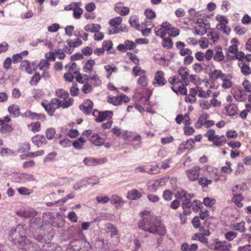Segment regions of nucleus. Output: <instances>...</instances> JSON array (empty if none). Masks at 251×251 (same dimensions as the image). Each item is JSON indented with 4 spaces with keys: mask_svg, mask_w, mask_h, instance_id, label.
<instances>
[{
    "mask_svg": "<svg viewBox=\"0 0 251 251\" xmlns=\"http://www.w3.org/2000/svg\"><path fill=\"white\" fill-rule=\"evenodd\" d=\"M141 215L142 219L138 225L140 229L160 236L165 235L166 232L165 226L156 220L155 217L151 216L149 211H143Z\"/></svg>",
    "mask_w": 251,
    "mask_h": 251,
    "instance_id": "f257e3e1",
    "label": "nucleus"
},
{
    "mask_svg": "<svg viewBox=\"0 0 251 251\" xmlns=\"http://www.w3.org/2000/svg\"><path fill=\"white\" fill-rule=\"evenodd\" d=\"M25 229L24 226L18 225L9 232V240L15 244L21 245L25 241Z\"/></svg>",
    "mask_w": 251,
    "mask_h": 251,
    "instance_id": "f03ea898",
    "label": "nucleus"
},
{
    "mask_svg": "<svg viewBox=\"0 0 251 251\" xmlns=\"http://www.w3.org/2000/svg\"><path fill=\"white\" fill-rule=\"evenodd\" d=\"M154 33L156 36L164 38L166 34L170 36L176 37L179 34L178 29L174 27L168 22H163L160 27H156L154 28Z\"/></svg>",
    "mask_w": 251,
    "mask_h": 251,
    "instance_id": "7ed1b4c3",
    "label": "nucleus"
},
{
    "mask_svg": "<svg viewBox=\"0 0 251 251\" xmlns=\"http://www.w3.org/2000/svg\"><path fill=\"white\" fill-rule=\"evenodd\" d=\"M231 247V243L218 238L213 239L208 244V248L215 251H230Z\"/></svg>",
    "mask_w": 251,
    "mask_h": 251,
    "instance_id": "20e7f679",
    "label": "nucleus"
},
{
    "mask_svg": "<svg viewBox=\"0 0 251 251\" xmlns=\"http://www.w3.org/2000/svg\"><path fill=\"white\" fill-rule=\"evenodd\" d=\"M137 83L142 88H138L134 91V96L137 99H141L144 97L143 92L146 91V87L148 84V78L146 74L141 75L138 79Z\"/></svg>",
    "mask_w": 251,
    "mask_h": 251,
    "instance_id": "39448f33",
    "label": "nucleus"
},
{
    "mask_svg": "<svg viewBox=\"0 0 251 251\" xmlns=\"http://www.w3.org/2000/svg\"><path fill=\"white\" fill-rule=\"evenodd\" d=\"M204 136L207 137L209 141L213 142V144L216 146H222L226 143V139L225 136L216 135L213 129H209Z\"/></svg>",
    "mask_w": 251,
    "mask_h": 251,
    "instance_id": "423d86ee",
    "label": "nucleus"
},
{
    "mask_svg": "<svg viewBox=\"0 0 251 251\" xmlns=\"http://www.w3.org/2000/svg\"><path fill=\"white\" fill-rule=\"evenodd\" d=\"M194 196L192 193H187L184 190H181L178 191L176 194V198L178 199H184V200L182 203V207L183 209L185 208H191L192 206V202H191V199Z\"/></svg>",
    "mask_w": 251,
    "mask_h": 251,
    "instance_id": "0eeeda50",
    "label": "nucleus"
},
{
    "mask_svg": "<svg viewBox=\"0 0 251 251\" xmlns=\"http://www.w3.org/2000/svg\"><path fill=\"white\" fill-rule=\"evenodd\" d=\"M210 24L206 20L198 19L194 33L197 35H203L206 33L207 29L210 28Z\"/></svg>",
    "mask_w": 251,
    "mask_h": 251,
    "instance_id": "6e6552de",
    "label": "nucleus"
},
{
    "mask_svg": "<svg viewBox=\"0 0 251 251\" xmlns=\"http://www.w3.org/2000/svg\"><path fill=\"white\" fill-rule=\"evenodd\" d=\"M61 104V100L58 99H51L50 103L42 102V105L45 108L49 115H52L55 109L58 108Z\"/></svg>",
    "mask_w": 251,
    "mask_h": 251,
    "instance_id": "1a4fd4ad",
    "label": "nucleus"
},
{
    "mask_svg": "<svg viewBox=\"0 0 251 251\" xmlns=\"http://www.w3.org/2000/svg\"><path fill=\"white\" fill-rule=\"evenodd\" d=\"M167 80L165 78V73L161 70H158L154 75L152 84L155 87H160L167 84Z\"/></svg>",
    "mask_w": 251,
    "mask_h": 251,
    "instance_id": "9d476101",
    "label": "nucleus"
},
{
    "mask_svg": "<svg viewBox=\"0 0 251 251\" xmlns=\"http://www.w3.org/2000/svg\"><path fill=\"white\" fill-rule=\"evenodd\" d=\"M93 115L95 117V121L100 123L106 120H109L111 119L113 115V113L112 111L110 110L99 111L97 110H95L93 111Z\"/></svg>",
    "mask_w": 251,
    "mask_h": 251,
    "instance_id": "9b49d317",
    "label": "nucleus"
},
{
    "mask_svg": "<svg viewBox=\"0 0 251 251\" xmlns=\"http://www.w3.org/2000/svg\"><path fill=\"white\" fill-rule=\"evenodd\" d=\"M108 101L112 103L114 105H119L124 103L128 102L130 99L124 94H120L116 97H109Z\"/></svg>",
    "mask_w": 251,
    "mask_h": 251,
    "instance_id": "f8f14e48",
    "label": "nucleus"
},
{
    "mask_svg": "<svg viewBox=\"0 0 251 251\" xmlns=\"http://www.w3.org/2000/svg\"><path fill=\"white\" fill-rule=\"evenodd\" d=\"M231 93L238 101H243L246 100V93L241 87L232 88Z\"/></svg>",
    "mask_w": 251,
    "mask_h": 251,
    "instance_id": "ddd939ff",
    "label": "nucleus"
},
{
    "mask_svg": "<svg viewBox=\"0 0 251 251\" xmlns=\"http://www.w3.org/2000/svg\"><path fill=\"white\" fill-rule=\"evenodd\" d=\"M201 172V168L199 166H195L186 171V174L188 178L192 181L198 179Z\"/></svg>",
    "mask_w": 251,
    "mask_h": 251,
    "instance_id": "4468645a",
    "label": "nucleus"
},
{
    "mask_svg": "<svg viewBox=\"0 0 251 251\" xmlns=\"http://www.w3.org/2000/svg\"><path fill=\"white\" fill-rule=\"evenodd\" d=\"M20 247L24 251H40V248L35 243L25 240Z\"/></svg>",
    "mask_w": 251,
    "mask_h": 251,
    "instance_id": "2eb2a0df",
    "label": "nucleus"
},
{
    "mask_svg": "<svg viewBox=\"0 0 251 251\" xmlns=\"http://www.w3.org/2000/svg\"><path fill=\"white\" fill-rule=\"evenodd\" d=\"M106 158H94L92 157H85L83 160V163L88 166H96L97 164L104 163L106 162Z\"/></svg>",
    "mask_w": 251,
    "mask_h": 251,
    "instance_id": "dca6fc26",
    "label": "nucleus"
},
{
    "mask_svg": "<svg viewBox=\"0 0 251 251\" xmlns=\"http://www.w3.org/2000/svg\"><path fill=\"white\" fill-rule=\"evenodd\" d=\"M178 75L181 76V82L184 84H188L189 80L188 76L189 75L188 70L185 67H180L178 71Z\"/></svg>",
    "mask_w": 251,
    "mask_h": 251,
    "instance_id": "f3484780",
    "label": "nucleus"
},
{
    "mask_svg": "<svg viewBox=\"0 0 251 251\" xmlns=\"http://www.w3.org/2000/svg\"><path fill=\"white\" fill-rule=\"evenodd\" d=\"M232 76L231 75L229 74H225L223 77L221 79L223 82L222 83V87L224 89H228L231 88L233 83L231 81Z\"/></svg>",
    "mask_w": 251,
    "mask_h": 251,
    "instance_id": "a211bd4d",
    "label": "nucleus"
},
{
    "mask_svg": "<svg viewBox=\"0 0 251 251\" xmlns=\"http://www.w3.org/2000/svg\"><path fill=\"white\" fill-rule=\"evenodd\" d=\"M214 60L218 62H222L225 59V55L222 51V48L221 46H217L214 48Z\"/></svg>",
    "mask_w": 251,
    "mask_h": 251,
    "instance_id": "6ab92c4d",
    "label": "nucleus"
},
{
    "mask_svg": "<svg viewBox=\"0 0 251 251\" xmlns=\"http://www.w3.org/2000/svg\"><path fill=\"white\" fill-rule=\"evenodd\" d=\"M93 106V102L88 100H85L82 104L79 105V108L85 114H89L92 111Z\"/></svg>",
    "mask_w": 251,
    "mask_h": 251,
    "instance_id": "aec40b11",
    "label": "nucleus"
},
{
    "mask_svg": "<svg viewBox=\"0 0 251 251\" xmlns=\"http://www.w3.org/2000/svg\"><path fill=\"white\" fill-rule=\"evenodd\" d=\"M32 141L38 148L47 144V141L45 137L44 136L41 135H38L33 136L32 138Z\"/></svg>",
    "mask_w": 251,
    "mask_h": 251,
    "instance_id": "412c9836",
    "label": "nucleus"
},
{
    "mask_svg": "<svg viewBox=\"0 0 251 251\" xmlns=\"http://www.w3.org/2000/svg\"><path fill=\"white\" fill-rule=\"evenodd\" d=\"M115 11L121 16H126L128 14L129 8L122 5V3H118L115 6Z\"/></svg>",
    "mask_w": 251,
    "mask_h": 251,
    "instance_id": "4be33fe9",
    "label": "nucleus"
},
{
    "mask_svg": "<svg viewBox=\"0 0 251 251\" xmlns=\"http://www.w3.org/2000/svg\"><path fill=\"white\" fill-rule=\"evenodd\" d=\"M111 203L115 205L116 208L119 207L123 205L125 203L124 201L122 198L118 196L117 195H112L110 199Z\"/></svg>",
    "mask_w": 251,
    "mask_h": 251,
    "instance_id": "5701e85b",
    "label": "nucleus"
},
{
    "mask_svg": "<svg viewBox=\"0 0 251 251\" xmlns=\"http://www.w3.org/2000/svg\"><path fill=\"white\" fill-rule=\"evenodd\" d=\"M84 29L86 32L95 33L100 30L101 26L98 24H89L84 26Z\"/></svg>",
    "mask_w": 251,
    "mask_h": 251,
    "instance_id": "b1692460",
    "label": "nucleus"
},
{
    "mask_svg": "<svg viewBox=\"0 0 251 251\" xmlns=\"http://www.w3.org/2000/svg\"><path fill=\"white\" fill-rule=\"evenodd\" d=\"M141 193L136 189H132L127 192L126 198L130 200H138L141 198Z\"/></svg>",
    "mask_w": 251,
    "mask_h": 251,
    "instance_id": "393cba45",
    "label": "nucleus"
},
{
    "mask_svg": "<svg viewBox=\"0 0 251 251\" xmlns=\"http://www.w3.org/2000/svg\"><path fill=\"white\" fill-rule=\"evenodd\" d=\"M65 69L66 70L68 73L75 75H77L79 73V68L77 67L76 64L75 62H70L66 65Z\"/></svg>",
    "mask_w": 251,
    "mask_h": 251,
    "instance_id": "a878e982",
    "label": "nucleus"
},
{
    "mask_svg": "<svg viewBox=\"0 0 251 251\" xmlns=\"http://www.w3.org/2000/svg\"><path fill=\"white\" fill-rule=\"evenodd\" d=\"M73 179L71 177H65L59 178L55 181L54 183V185L55 187L68 185L73 181Z\"/></svg>",
    "mask_w": 251,
    "mask_h": 251,
    "instance_id": "bb28decb",
    "label": "nucleus"
},
{
    "mask_svg": "<svg viewBox=\"0 0 251 251\" xmlns=\"http://www.w3.org/2000/svg\"><path fill=\"white\" fill-rule=\"evenodd\" d=\"M91 142L95 145L99 146L103 144L104 140L100 138L99 134L93 133L90 139Z\"/></svg>",
    "mask_w": 251,
    "mask_h": 251,
    "instance_id": "cd10ccee",
    "label": "nucleus"
},
{
    "mask_svg": "<svg viewBox=\"0 0 251 251\" xmlns=\"http://www.w3.org/2000/svg\"><path fill=\"white\" fill-rule=\"evenodd\" d=\"M198 249V246L197 244H189L188 243H183L181 245V250L182 251H196Z\"/></svg>",
    "mask_w": 251,
    "mask_h": 251,
    "instance_id": "c85d7f7f",
    "label": "nucleus"
},
{
    "mask_svg": "<svg viewBox=\"0 0 251 251\" xmlns=\"http://www.w3.org/2000/svg\"><path fill=\"white\" fill-rule=\"evenodd\" d=\"M10 114L14 118L17 117L20 115L19 106L16 104L10 105L8 108Z\"/></svg>",
    "mask_w": 251,
    "mask_h": 251,
    "instance_id": "c756f323",
    "label": "nucleus"
},
{
    "mask_svg": "<svg viewBox=\"0 0 251 251\" xmlns=\"http://www.w3.org/2000/svg\"><path fill=\"white\" fill-rule=\"evenodd\" d=\"M192 240H199L201 243L205 244L208 247V244L210 242L208 241V238L204 237L201 232L196 233L191 237Z\"/></svg>",
    "mask_w": 251,
    "mask_h": 251,
    "instance_id": "7c9ffc66",
    "label": "nucleus"
},
{
    "mask_svg": "<svg viewBox=\"0 0 251 251\" xmlns=\"http://www.w3.org/2000/svg\"><path fill=\"white\" fill-rule=\"evenodd\" d=\"M188 84H184L183 83L175 88V86L171 87L172 90L176 94H180L182 95H186L187 94V89L186 86Z\"/></svg>",
    "mask_w": 251,
    "mask_h": 251,
    "instance_id": "2f4dec72",
    "label": "nucleus"
},
{
    "mask_svg": "<svg viewBox=\"0 0 251 251\" xmlns=\"http://www.w3.org/2000/svg\"><path fill=\"white\" fill-rule=\"evenodd\" d=\"M26 116L32 120H41L44 121L46 119L45 116L42 114H37L29 111H26Z\"/></svg>",
    "mask_w": 251,
    "mask_h": 251,
    "instance_id": "473e14b6",
    "label": "nucleus"
},
{
    "mask_svg": "<svg viewBox=\"0 0 251 251\" xmlns=\"http://www.w3.org/2000/svg\"><path fill=\"white\" fill-rule=\"evenodd\" d=\"M245 225L244 222L233 223L231 224L230 228L232 229L237 230L240 232H244L246 230Z\"/></svg>",
    "mask_w": 251,
    "mask_h": 251,
    "instance_id": "72a5a7b5",
    "label": "nucleus"
},
{
    "mask_svg": "<svg viewBox=\"0 0 251 251\" xmlns=\"http://www.w3.org/2000/svg\"><path fill=\"white\" fill-rule=\"evenodd\" d=\"M225 75V74L223 73L221 70H215L211 72L209 75V76L211 79L216 80L219 78L221 79Z\"/></svg>",
    "mask_w": 251,
    "mask_h": 251,
    "instance_id": "f704fd0d",
    "label": "nucleus"
},
{
    "mask_svg": "<svg viewBox=\"0 0 251 251\" xmlns=\"http://www.w3.org/2000/svg\"><path fill=\"white\" fill-rule=\"evenodd\" d=\"M237 106L234 104H230L226 107V110L228 115L234 116L237 113Z\"/></svg>",
    "mask_w": 251,
    "mask_h": 251,
    "instance_id": "c9c22d12",
    "label": "nucleus"
},
{
    "mask_svg": "<svg viewBox=\"0 0 251 251\" xmlns=\"http://www.w3.org/2000/svg\"><path fill=\"white\" fill-rule=\"evenodd\" d=\"M95 65L94 60L90 59L88 60L83 67V70L85 73L91 72L93 69V67Z\"/></svg>",
    "mask_w": 251,
    "mask_h": 251,
    "instance_id": "e433bc0d",
    "label": "nucleus"
},
{
    "mask_svg": "<svg viewBox=\"0 0 251 251\" xmlns=\"http://www.w3.org/2000/svg\"><path fill=\"white\" fill-rule=\"evenodd\" d=\"M243 199L244 198L241 195L236 193L235 196H233L232 198V201L238 207L240 208L243 205L242 202Z\"/></svg>",
    "mask_w": 251,
    "mask_h": 251,
    "instance_id": "4c0bfd02",
    "label": "nucleus"
},
{
    "mask_svg": "<svg viewBox=\"0 0 251 251\" xmlns=\"http://www.w3.org/2000/svg\"><path fill=\"white\" fill-rule=\"evenodd\" d=\"M67 43L70 48H76L80 46L82 44V42L80 39L76 38L74 40H68Z\"/></svg>",
    "mask_w": 251,
    "mask_h": 251,
    "instance_id": "58836bf2",
    "label": "nucleus"
},
{
    "mask_svg": "<svg viewBox=\"0 0 251 251\" xmlns=\"http://www.w3.org/2000/svg\"><path fill=\"white\" fill-rule=\"evenodd\" d=\"M168 81L173 86H175V88L182 83L181 78L179 79L178 76L176 75L170 77Z\"/></svg>",
    "mask_w": 251,
    "mask_h": 251,
    "instance_id": "ea45409f",
    "label": "nucleus"
},
{
    "mask_svg": "<svg viewBox=\"0 0 251 251\" xmlns=\"http://www.w3.org/2000/svg\"><path fill=\"white\" fill-rule=\"evenodd\" d=\"M227 24H218L217 25V28L222 32L228 35L230 32V28L227 25Z\"/></svg>",
    "mask_w": 251,
    "mask_h": 251,
    "instance_id": "a19ab883",
    "label": "nucleus"
},
{
    "mask_svg": "<svg viewBox=\"0 0 251 251\" xmlns=\"http://www.w3.org/2000/svg\"><path fill=\"white\" fill-rule=\"evenodd\" d=\"M195 141L192 139H190L185 142L182 143L179 148H184L185 149L190 150L194 148Z\"/></svg>",
    "mask_w": 251,
    "mask_h": 251,
    "instance_id": "79ce46f5",
    "label": "nucleus"
},
{
    "mask_svg": "<svg viewBox=\"0 0 251 251\" xmlns=\"http://www.w3.org/2000/svg\"><path fill=\"white\" fill-rule=\"evenodd\" d=\"M22 67H25V72L28 74H32L33 72L32 66L28 60H24L22 63Z\"/></svg>",
    "mask_w": 251,
    "mask_h": 251,
    "instance_id": "37998d69",
    "label": "nucleus"
},
{
    "mask_svg": "<svg viewBox=\"0 0 251 251\" xmlns=\"http://www.w3.org/2000/svg\"><path fill=\"white\" fill-rule=\"evenodd\" d=\"M30 149V146L29 143L28 142H25L19 145L17 151L19 152H24L29 151Z\"/></svg>",
    "mask_w": 251,
    "mask_h": 251,
    "instance_id": "c03bdc74",
    "label": "nucleus"
},
{
    "mask_svg": "<svg viewBox=\"0 0 251 251\" xmlns=\"http://www.w3.org/2000/svg\"><path fill=\"white\" fill-rule=\"evenodd\" d=\"M50 65V63L48 60L42 59L39 63L38 67L40 70L46 71Z\"/></svg>",
    "mask_w": 251,
    "mask_h": 251,
    "instance_id": "a18cd8bd",
    "label": "nucleus"
},
{
    "mask_svg": "<svg viewBox=\"0 0 251 251\" xmlns=\"http://www.w3.org/2000/svg\"><path fill=\"white\" fill-rule=\"evenodd\" d=\"M241 73L244 75H248L251 72V68H250L248 64H246L245 62L242 63L240 66Z\"/></svg>",
    "mask_w": 251,
    "mask_h": 251,
    "instance_id": "49530a36",
    "label": "nucleus"
},
{
    "mask_svg": "<svg viewBox=\"0 0 251 251\" xmlns=\"http://www.w3.org/2000/svg\"><path fill=\"white\" fill-rule=\"evenodd\" d=\"M206 118L204 115L201 116L195 124L196 128H201L202 126H205Z\"/></svg>",
    "mask_w": 251,
    "mask_h": 251,
    "instance_id": "de8ad7c7",
    "label": "nucleus"
},
{
    "mask_svg": "<svg viewBox=\"0 0 251 251\" xmlns=\"http://www.w3.org/2000/svg\"><path fill=\"white\" fill-rule=\"evenodd\" d=\"M197 91H198V95L200 98H207L210 95V90L204 91L201 89V88L197 87Z\"/></svg>",
    "mask_w": 251,
    "mask_h": 251,
    "instance_id": "09e8293b",
    "label": "nucleus"
},
{
    "mask_svg": "<svg viewBox=\"0 0 251 251\" xmlns=\"http://www.w3.org/2000/svg\"><path fill=\"white\" fill-rule=\"evenodd\" d=\"M77 74L76 79L78 83H84L85 82H87L90 79V77L86 74H80L79 73Z\"/></svg>",
    "mask_w": 251,
    "mask_h": 251,
    "instance_id": "8fccbe9b",
    "label": "nucleus"
},
{
    "mask_svg": "<svg viewBox=\"0 0 251 251\" xmlns=\"http://www.w3.org/2000/svg\"><path fill=\"white\" fill-rule=\"evenodd\" d=\"M81 5H77L73 10L74 17L76 19H79L83 13V9L80 7Z\"/></svg>",
    "mask_w": 251,
    "mask_h": 251,
    "instance_id": "3c124183",
    "label": "nucleus"
},
{
    "mask_svg": "<svg viewBox=\"0 0 251 251\" xmlns=\"http://www.w3.org/2000/svg\"><path fill=\"white\" fill-rule=\"evenodd\" d=\"M74 100L72 98L67 97L65 99H63V100L61 101V104L60 106L63 108H67L73 103Z\"/></svg>",
    "mask_w": 251,
    "mask_h": 251,
    "instance_id": "603ef678",
    "label": "nucleus"
},
{
    "mask_svg": "<svg viewBox=\"0 0 251 251\" xmlns=\"http://www.w3.org/2000/svg\"><path fill=\"white\" fill-rule=\"evenodd\" d=\"M87 185V180L85 179H81L74 184L73 186V189L75 190H77L80 189L84 186Z\"/></svg>",
    "mask_w": 251,
    "mask_h": 251,
    "instance_id": "864d4df0",
    "label": "nucleus"
},
{
    "mask_svg": "<svg viewBox=\"0 0 251 251\" xmlns=\"http://www.w3.org/2000/svg\"><path fill=\"white\" fill-rule=\"evenodd\" d=\"M212 182L211 179H208L206 177H201L199 179V183L202 187H205L209 184H211Z\"/></svg>",
    "mask_w": 251,
    "mask_h": 251,
    "instance_id": "5fc2aeb1",
    "label": "nucleus"
},
{
    "mask_svg": "<svg viewBox=\"0 0 251 251\" xmlns=\"http://www.w3.org/2000/svg\"><path fill=\"white\" fill-rule=\"evenodd\" d=\"M129 22L131 26L139 29V23L138 19L136 16H131L129 19Z\"/></svg>",
    "mask_w": 251,
    "mask_h": 251,
    "instance_id": "6e6d98bb",
    "label": "nucleus"
},
{
    "mask_svg": "<svg viewBox=\"0 0 251 251\" xmlns=\"http://www.w3.org/2000/svg\"><path fill=\"white\" fill-rule=\"evenodd\" d=\"M33 211L31 210L25 209L24 210L20 211L17 212V214L21 217L24 218H29L32 215Z\"/></svg>",
    "mask_w": 251,
    "mask_h": 251,
    "instance_id": "4d7b16f0",
    "label": "nucleus"
},
{
    "mask_svg": "<svg viewBox=\"0 0 251 251\" xmlns=\"http://www.w3.org/2000/svg\"><path fill=\"white\" fill-rule=\"evenodd\" d=\"M237 236V233L233 231H229L225 234V238L229 241H232Z\"/></svg>",
    "mask_w": 251,
    "mask_h": 251,
    "instance_id": "13d9d810",
    "label": "nucleus"
},
{
    "mask_svg": "<svg viewBox=\"0 0 251 251\" xmlns=\"http://www.w3.org/2000/svg\"><path fill=\"white\" fill-rule=\"evenodd\" d=\"M162 44V46L167 49H170L173 47V42L170 38H164Z\"/></svg>",
    "mask_w": 251,
    "mask_h": 251,
    "instance_id": "bf43d9fd",
    "label": "nucleus"
},
{
    "mask_svg": "<svg viewBox=\"0 0 251 251\" xmlns=\"http://www.w3.org/2000/svg\"><path fill=\"white\" fill-rule=\"evenodd\" d=\"M28 127L29 129L33 132H39L41 129L40 124L38 122L31 123Z\"/></svg>",
    "mask_w": 251,
    "mask_h": 251,
    "instance_id": "052dcab7",
    "label": "nucleus"
},
{
    "mask_svg": "<svg viewBox=\"0 0 251 251\" xmlns=\"http://www.w3.org/2000/svg\"><path fill=\"white\" fill-rule=\"evenodd\" d=\"M226 166L222 167L221 171L222 173L229 174L232 171V169L231 167V163L229 161H226Z\"/></svg>",
    "mask_w": 251,
    "mask_h": 251,
    "instance_id": "680f3d73",
    "label": "nucleus"
},
{
    "mask_svg": "<svg viewBox=\"0 0 251 251\" xmlns=\"http://www.w3.org/2000/svg\"><path fill=\"white\" fill-rule=\"evenodd\" d=\"M0 152V154L3 156H9L15 154V151L9 148H1Z\"/></svg>",
    "mask_w": 251,
    "mask_h": 251,
    "instance_id": "e2e57ef3",
    "label": "nucleus"
},
{
    "mask_svg": "<svg viewBox=\"0 0 251 251\" xmlns=\"http://www.w3.org/2000/svg\"><path fill=\"white\" fill-rule=\"evenodd\" d=\"M192 206L191 208L193 209V210L197 212L201 209V207L202 206L201 202L198 200H195L192 202Z\"/></svg>",
    "mask_w": 251,
    "mask_h": 251,
    "instance_id": "0e129e2a",
    "label": "nucleus"
},
{
    "mask_svg": "<svg viewBox=\"0 0 251 251\" xmlns=\"http://www.w3.org/2000/svg\"><path fill=\"white\" fill-rule=\"evenodd\" d=\"M199 105L202 109L208 110L211 107V104L207 100L203 99L199 101Z\"/></svg>",
    "mask_w": 251,
    "mask_h": 251,
    "instance_id": "69168bd1",
    "label": "nucleus"
},
{
    "mask_svg": "<svg viewBox=\"0 0 251 251\" xmlns=\"http://www.w3.org/2000/svg\"><path fill=\"white\" fill-rule=\"evenodd\" d=\"M56 95L62 99H65L67 97H69V93L67 91L64 89H60L56 90Z\"/></svg>",
    "mask_w": 251,
    "mask_h": 251,
    "instance_id": "338daca9",
    "label": "nucleus"
},
{
    "mask_svg": "<svg viewBox=\"0 0 251 251\" xmlns=\"http://www.w3.org/2000/svg\"><path fill=\"white\" fill-rule=\"evenodd\" d=\"M21 178L25 181H33L35 178L33 175L29 174H22L21 175Z\"/></svg>",
    "mask_w": 251,
    "mask_h": 251,
    "instance_id": "774afa93",
    "label": "nucleus"
}]
</instances>
